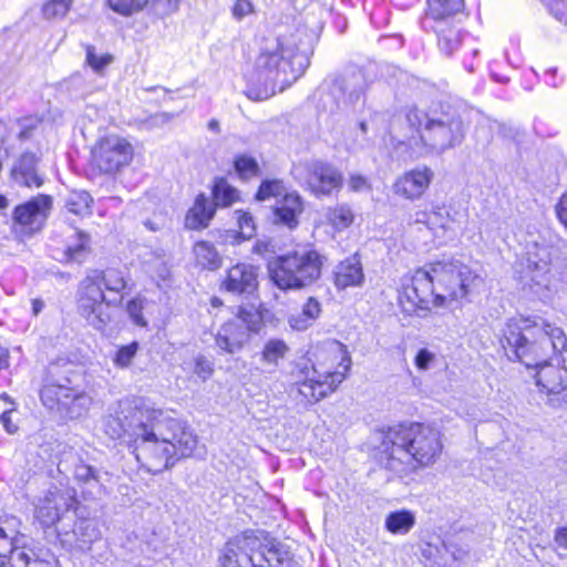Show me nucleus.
Returning a JSON list of instances; mask_svg holds the SVG:
<instances>
[{
    "label": "nucleus",
    "instance_id": "f257e3e1",
    "mask_svg": "<svg viewBox=\"0 0 567 567\" xmlns=\"http://www.w3.org/2000/svg\"><path fill=\"white\" fill-rule=\"evenodd\" d=\"M478 275L458 260L436 261L404 277L399 305L409 316L425 317L432 308L452 309L462 303Z\"/></svg>",
    "mask_w": 567,
    "mask_h": 567
},
{
    "label": "nucleus",
    "instance_id": "f03ea898",
    "mask_svg": "<svg viewBox=\"0 0 567 567\" xmlns=\"http://www.w3.org/2000/svg\"><path fill=\"white\" fill-rule=\"evenodd\" d=\"M311 37L303 30L268 38L255 61L246 96L266 101L295 82L309 65Z\"/></svg>",
    "mask_w": 567,
    "mask_h": 567
},
{
    "label": "nucleus",
    "instance_id": "7ed1b4c3",
    "mask_svg": "<svg viewBox=\"0 0 567 567\" xmlns=\"http://www.w3.org/2000/svg\"><path fill=\"white\" fill-rule=\"evenodd\" d=\"M143 425H137L132 443L136 461L152 474L169 468L181 457L192 456L197 437L177 419L155 409Z\"/></svg>",
    "mask_w": 567,
    "mask_h": 567
},
{
    "label": "nucleus",
    "instance_id": "20e7f679",
    "mask_svg": "<svg viewBox=\"0 0 567 567\" xmlns=\"http://www.w3.org/2000/svg\"><path fill=\"white\" fill-rule=\"evenodd\" d=\"M378 449L384 468L404 477L436 463L443 452L442 434L423 423L400 424L383 434Z\"/></svg>",
    "mask_w": 567,
    "mask_h": 567
},
{
    "label": "nucleus",
    "instance_id": "39448f33",
    "mask_svg": "<svg viewBox=\"0 0 567 567\" xmlns=\"http://www.w3.org/2000/svg\"><path fill=\"white\" fill-rule=\"evenodd\" d=\"M501 343L511 360L537 369L567 349V336L561 327L540 318L515 317L505 323Z\"/></svg>",
    "mask_w": 567,
    "mask_h": 567
},
{
    "label": "nucleus",
    "instance_id": "423d86ee",
    "mask_svg": "<svg viewBox=\"0 0 567 567\" xmlns=\"http://www.w3.org/2000/svg\"><path fill=\"white\" fill-rule=\"evenodd\" d=\"M392 133L399 144H406L416 156H429L460 145L465 127L458 115L412 109L392 126Z\"/></svg>",
    "mask_w": 567,
    "mask_h": 567
},
{
    "label": "nucleus",
    "instance_id": "0eeeda50",
    "mask_svg": "<svg viewBox=\"0 0 567 567\" xmlns=\"http://www.w3.org/2000/svg\"><path fill=\"white\" fill-rule=\"evenodd\" d=\"M120 293L127 281L124 274L115 268L104 271L92 270L81 282L78 307L80 315L90 326L99 331H104L112 321L111 301H107L102 289Z\"/></svg>",
    "mask_w": 567,
    "mask_h": 567
},
{
    "label": "nucleus",
    "instance_id": "6e6552de",
    "mask_svg": "<svg viewBox=\"0 0 567 567\" xmlns=\"http://www.w3.org/2000/svg\"><path fill=\"white\" fill-rule=\"evenodd\" d=\"M334 351L340 354L339 368L336 371L319 369L315 364L305 365L296 373V380L289 388V395L300 405L319 402L346 379L351 368V358L342 344H336Z\"/></svg>",
    "mask_w": 567,
    "mask_h": 567
},
{
    "label": "nucleus",
    "instance_id": "1a4fd4ad",
    "mask_svg": "<svg viewBox=\"0 0 567 567\" xmlns=\"http://www.w3.org/2000/svg\"><path fill=\"white\" fill-rule=\"evenodd\" d=\"M322 257L308 247L274 258L268 262L271 281L281 290L309 286L321 275Z\"/></svg>",
    "mask_w": 567,
    "mask_h": 567
},
{
    "label": "nucleus",
    "instance_id": "9d476101",
    "mask_svg": "<svg viewBox=\"0 0 567 567\" xmlns=\"http://www.w3.org/2000/svg\"><path fill=\"white\" fill-rule=\"evenodd\" d=\"M278 554L274 539L264 533H244L230 539L220 549L218 567H265Z\"/></svg>",
    "mask_w": 567,
    "mask_h": 567
},
{
    "label": "nucleus",
    "instance_id": "9b49d317",
    "mask_svg": "<svg viewBox=\"0 0 567 567\" xmlns=\"http://www.w3.org/2000/svg\"><path fill=\"white\" fill-rule=\"evenodd\" d=\"M551 254L547 246H528L524 261L515 265V274L524 288L542 300L551 299L555 293L550 274Z\"/></svg>",
    "mask_w": 567,
    "mask_h": 567
},
{
    "label": "nucleus",
    "instance_id": "f8f14e48",
    "mask_svg": "<svg viewBox=\"0 0 567 567\" xmlns=\"http://www.w3.org/2000/svg\"><path fill=\"white\" fill-rule=\"evenodd\" d=\"M261 316L252 306H240L233 318L225 321L214 339L219 351L228 354L240 352L250 341L251 334L261 327Z\"/></svg>",
    "mask_w": 567,
    "mask_h": 567
},
{
    "label": "nucleus",
    "instance_id": "ddd939ff",
    "mask_svg": "<svg viewBox=\"0 0 567 567\" xmlns=\"http://www.w3.org/2000/svg\"><path fill=\"white\" fill-rule=\"evenodd\" d=\"M154 413V405L144 398L120 400L103 419V432L112 440L127 435L131 444L135 440L137 425H143L146 417Z\"/></svg>",
    "mask_w": 567,
    "mask_h": 567
},
{
    "label": "nucleus",
    "instance_id": "4468645a",
    "mask_svg": "<svg viewBox=\"0 0 567 567\" xmlns=\"http://www.w3.org/2000/svg\"><path fill=\"white\" fill-rule=\"evenodd\" d=\"M71 384L70 378L61 382H50L43 386L40 396L47 408L58 409L70 419H80L89 413L93 399L84 390Z\"/></svg>",
    "mask_w": 567,
    "mask_h": 567
},
{
    "label": "nucleus",
    "instance_id": "2eb2a0df",
    "mask_svg": "<svg viewBox=\"0 0 567 567\" xmlns=\"http://www.w3.org/2000/svg\"><path fill=\"white\" fill-rule=\"evenodd\" d=\"M91 156L92 166L101 174L114 175L131 164L134 148L125 137L110 134L97 140Z\"/></svg>",
    "mask_w": 567,
    "mask_h": 567
},
{
    "label": "nucleus",
    "instance_id": "dca6fc26",
    "mask_svg": "<svg viewBox=\"0 0 567 567\" xmlns=\"http://www.w3.org/2000/svg\"><path fill=\"white\" fill-rule=\"evenodd\" d=\"M52 205V197L44 194L18 205L12 212V231L14 235L24 239L40 231L47 223Z\"/></svg>",
    "mask_w": 567,
    "mask_h": 567
},
{
    "label": "nucleus",
    "instance_id": "f3484780",
    "mask_svg": "<svg viewBox=\"0 0 567 567\" xmlns=\"http://www.w3.org/2000/svg\"><path fill=\"white\" fill-rule=\"evenodd\" d=\"M293 176L305 183L316 196L330 195L342 186V175L332 165L311 159L293 166Z\"/></svg>",
    "mask_w": 567,
    "mask_h": 567
},
{
    "label": "nucleus",
    "instance_id": "a211bd4d",
    "mask_svg": "<svg viewBox=\"0 0 567 567\" xmlns=\"http://www.w3.org/2000/svg\"><path fill=\"white\" fill-rule=\"evenodd\" d=\"M78 504L74 488H50L34 504V519L42 528L54 526L65 513Z\"/></svg>",
    "mask_w": 567,
    "mask_h": 567
},
{
    "label": "nucleus",
    "instance_id": "6ab92c4d",
    "mask_svg": "<svg viewBox=\"0 0 567 567\" xmlns=\"http://www.w3.org/2000/svg\"><path fill=\"white\" fill-rule=\"evenodd\" d=\"M536 384L551 401L567 399V349L536 369Z\"/></svg>",
    "mask_w": 567,
    "mask_h": 567
},
{
    "label": "nucleus",
    "instance_id": "aec40b11",
    "mask_svg": "<svg viewBox=\"0 0 567 567\" xmlns=\"http://www.w3.org/2000/svg\"><path fill=\"white\" fill-rule=\"evenodd\" d=\"M434 171L426 165H417L396 177L393 193L404 199L415 202L423 197L434 179Z\"/></svg>",
    "mask_w": 567,
    "mask_h": 567
},
{
    "label": "nucleus",
    "instance_id": "412c9836",
    "mask_svg": "<svg viewBox=\"0 0 567 567\" xmlns=\"http://www.w3.org/2000/svg\"><path fill=\"white\" fill-rule=\"evenodd\" d=\"M111 10L123 17L147 11L157 17L165 18L179 8L181 0H106Z\"/></svg>",
    "mask_w": 567,
    "mask_h": 567
},
{
    "label": "nucleus",
    "instance_id": "4be33fe9",
    "mask_svg": "<svg viewBox=\"0 0 567 567\" xmlns=\"http://www.w3.org/2000/svg\"><path fill=\"white\" fill-rule=\"evenodd\" d=\"M258 286V269L246 262H238L226 271L220 288L233 295H251Z\"/></svg>",
    "mask_w": 567,
    "mask_h": 567
},
{
    "label": "nucleus",
    "instance_id": "5701e85b",
    "mask_svg": "<svg viewBox=\"0 0 567 567\" xmlns=\"http://www.w3.org/2000/svg\"><path fill=\"white\" fill-rule=\"evenodd\" d=\"M367 79L361 70L344 73L333 83V92L338 93L341 103L347 107H355L360 104L367 90Z\"/></svg>",
    "mask_w": 567,
    "mask_h": 567
},
{
    "label": "nucleus",
    "instance_id": "b1692460",
    "mask_svg": "<svg viewBox=\"0 0 567 567\" xmlns=\"http://www.w3.org/2000/svg\"><path fill=\"white\" fill-rule=\"evenodd\" d=\"M367 79L361 70L344 73L333 83V92L338 93L341 103L347 107H355L360 104L367 90Z\"/></svg>",
    "mask_w": 567,
    "mask_h": 567
},
{
    "label": "nucleus",
    "instance_id": "393cba45",
    "mask_svg": "<svg viewBox=\"0 0 567 567\" xmlns=\"http://www.w3.org/2000/svg\"><path fill=\"white\" fill-rule=\"evenodd\" d=\"M39 157L32 153L22 154L12 165L10 176L19 186L39 188L43 185V177L38 171Z\"/></svg>",
    "mask_w": 567,
    "mask_h": 567
},
{
    "label": "nucleus",
    "instance_id": "a878e982",
    "mask_svg": "<svg viewBox=\"0 0 567 567\" xmlns=\"http://www.w3.org/2000/svg\"><path fill=\"white\" fill-rule=\"evenodd\" d=\"M431 218L430 233L434 238L446 241L456 237L461 220L460 215L456 212H452L451 207L436 206L432 210Z\"/></svg>",
    "mask_w": 567,
    "mask_h": 567
},
{
    "label": "nucleus",
    "instance_id": "bb28decb",
    "mask_svg": "<svg viewBox=\"0 0 567 567\" xmlns=\"http://www.w3.org/2000/svg\"><path fill=\"white\" fill-rule=\"evenodd\" d=\"M303 210L300 195L296 192L285 194L275 207V221L295 228L298 225V217Z\"/></svg>",
    "mask_w": 567,
    "mask_h": 567
},
{
    "label": "nucleus",
    "instance_id": "cd10ccee",
    "mask_svg": "<svg viewBox=\"0 0 567 567\" xmlns=\"http://www.w3.org/2000/svg\"><path fill=\"white\" fill-rule=\"evenodd\" d=\"M364 275L361 262L353 256L340 262L334 272V284L339 289L348 287H358L363 284Z\"/></svg>",
    "mask_w": 567,
    "mask_h": 567
},
{
    "label": "nucleus",
    "instance_id": "c85d7f7f",
    "mask_svg": "<svg viewBox=\"0 0 567 567\" xmlns=\"http://www.w3.org/2000/svg\"><path fill=\"white\" fill-rule=\"evenodd\" d=\"M288 352L289 347L284 340L277 338L267 340L259 354L261 371L267 373L275 372Z\"/></svg>",
    "mask_w": 567,
    "mask_h": 567
},
{
    "label": "nucleus",
    "instance_id": "c756f323",
    "mask_svg": "<svg viewBox=\"0 0 567 567\" xmlns=\"http://www.w3.org/2000/svg\"><path fill=\"white\" fill-rule=\"evenodd\" d=\"M214 213V208L209 205L207 197L204 194H199L195 199L194 206L186 215L185 225L189 229L207 227Z\"/></svg>",
    "mask_w": 567,
    "mask_h": 567
},
{
    "label": "nucleus",
    "instance_id": "7c9ffc66",
    "mask_svg": "<svg viewBox=\"0 0 567 567\" xmlns=\"http://www.w3.org/2000/svg\"><path fill=\"white\" fill-rule=\"evenodd\" d=\"M415 524V514L409 509L390 512L384 519V528L393 535H408Z\"/></svg>",
    "mask_w": 567,
    "mask_h": 567
},
{
    "label": "nucleus",
    "instance_id": "2f4dec72",
    "mask_svg": "<svg viewBox=\"0 0 567 567\" xmlns=\"http://www.w3.org/2000/svg\"><path fill=\"white\" fill-rule=\"evenodd\" d=\"M464 7L463 0H427V17L436 24L449 22Z\"/></svg>",
    "mask_w": 567,
    "mask_h": 567
},
{
    "label": "nucleus",
    "instance_id": "473e14b6",
    "mask_svg": "<svg viewBox=\"0 0 567 567\" xmlns=\"http://www.w3.org/2000/svg\"><path fill=\"white\" fill-rule=\"evenodd\" d=\"M235 215L238 230H228L225 234V241L231 245H237L243 240H249L256 234V224L249 213L236 210Z\"/></svg>",
    "mask_w": 567,
    "mask_h": 567
},
{
    "label": "nucleus",
    "instance_id": "72a5a7b5",
    "mask_svg": "<svg viewBox=\"0 0 567 567\" xmlns=\"http://www.w3.org/2000/svg\"><path fill=\"white\" fill-rule=\"evenodd\" d=\"M89 252V236L75 229L71 230L64 247L65 261L82 262Z\"/></svg>",
    "mask_w": 567,
    "mask_h": 567
},
{
    "label": "nucleus",
    "instance_id": "f704fd0d",
    "mask_svg": "<svg viewBox=\"0 0 567 567\" xmlns=\"http://www.w3.org/2000/svg\"><path fill=\"white\" fill-rule=\"evenodd\" d=\"M322 218L323 221L330 225L336 231H342L352 225L354 215L348 205L340 204L326 208Z\"/></svg>",
    "mask_w": 567,
    "mask_h": 567
},
{
    "label": "nucleus",
    "instance_id": "c9c22d12",
    "mask_svg": "<svg viewBox=\"0 0 567 567\" xmlns=\"http://www.w3.org/2000/svg\"><path fill=\"white\" fill-rule=\"evenodd\" d=\"M193 252L196 264L204 269L216 270L221 266L223 258L215 246L208 241H197Z\"/></svg>",
    "mask_w": 567,
    "mask_h": 567
},
{
    "label": "nucleus",
    "instance_id": "e433bc0d",
    "mask_svg": "<svg viewBox=\"0 0 567 567\" xmlns=\"http://www.w3.org/2000/svg\"><path fill=\"white\" fill-rule=\"evenodd\" d=\"M76 537L75 546L81 551H89L92 544L101 539L102 534L99 527L90 520H81L74 530Z\"/></svg>",
    "mask_w": 567,
    "mask_h": 567
},
{
    "label": "nucleus",
    "instance_id": "4c0bfd02",
    "mask_svg": "<svg viewBox=\"0 0 567 567\" xmlns=\"http://www.w3.org/2000/svg\"><path fill=\"white\" fill-rule=\"evenodd\" d=\"M3 524H0V567H7L8 553L12 550L18 535L16 518L6 520Z\"/></svg>",
    "mask_w": 567,
    "mask_h": 567
},
{
    "label": "nucleus",
    "instance_id": "58836bf2",
    "mask_svg": "<svg viewBox=\"0 0 567 567\" xmlns=\"http://www.w3.org/2000/svg\"><path fill=\"white\" fill-rule=\"evenodd\" d=\"M114 62V56L111 53H99L95 47L91 44L85 45V64L97 75H103L109 65Z\"/></svg>",
    "mask_w": 567,
    "mask_h": 567
},
{
    "label": "nucleus",
    "instance_id": "ea45409f",
    "mask_svg": "<svg viewBox=\"0 0 567 567\" xmlns=\"http://www.w3.org/2000/svg\"><path fill=\"white\" fill-rule=\"evenodd\" d=\"M93 199L85 190H73L69 194L65 207L66 209L78 216L91 215V204Z\"/></svg>",
    "mask_w": 567,
    "mask_h": 567
},
{
    "label": "nucleus",
    "instance_id": "a19ab883",
    "mask_svg": "<svg viewBox=\"0 0 567 567\" xmlns=\"http://www.w3.org/2000/svg\"><path fill=\"white\" fill-rule=\"evenodd\" d=\"M214 203L216 206L227 207L238 200V190L225 178L215 181L213 188Z\"/></svg>",
    "mask_w": 567,
    "mask_h": 567
},
{
    "label": "nucleus",
    "instance_id": "79ce46f5",
    "mask_svg": "<svg viewBox=\"0 0 567 567\" xmlns=\"http://www.w3.org/2000/svg\"><path fill=\"white\" fill-rule=\"evenodd\" d=\"M152 302L146 298L136 297L127 302L126 311L131 321L135 326L146 328L148 326V320L145 315L150 312Z\"/></svg>",
    "mask_w": 567,
    "mask_h": 567
},
{
    "label": "nucleus",
    "instance_id": "37998d69",
    "mask_svg": "<svg viewBox=\"0 0 567 567\" xmlns=\"http://www.w3.org/2000/svg\"><path fill=\"white\" fill-rule=\"evenodd\" d=\"M145 271L161 287V282H165L171 277V269L163 256L154 255L145 261Z\"/></svg>",
    "mask_w": 567,
    "mask_h": 567
},
{
    "label": "nucleus",
    "instance_id": "c03bdc74",
    "mask_svg": "<svg viewBox=\"0 0 567 567\" xmlns=\"http://www.w3.org/2000/svg\"><path fill=\"white\" fill-rule=\"evenodd\" d=\"M434 30L437 33V41L441 51L446 55H451L461 43V33L453 28L445 30L442 24H436Z\"/></svg>",
    "mask_w": 567,
    "mask_h": 567
},
{
    "label": "nucleus",
    "instance_id": "a18cd8bd",
    "mask_svg": "<svg viewBox=\"0 0 567 567\" xmlns=\"http://www.w3.org/2000/svg\"><path fill=\"white\" fill-rule=\"evenodd\" d=\"M234 168L241 179H250L258 176L260 168L255 157L248 154H239L234 158Z\"/></svg>",
    "mask_w": 567,
    "mask_h": 567
},
{
    "label": "nucleus",
    "instance_id": "49530a36",
    "mask_svg": "<svg viewBox=\"0 0 567 567\" xmlns=\"http://www.w3.org/2000/svg\"><path fill=\"white\" fill-rule=\"evenodd\" d=\"M107 473L101 474L100 472L86 481L80 489L84 499H97L107 493L106 481Z\"/></svg>",
    "mask_w": 567,
    "mask_h": 567
},
{
    "label": "nucleus",
    "instance_id": "de8ad7c7",
    "mask_svg": "<svg viewBox=\"0 0 567 567\" xmlns=\"http://www.w3.org/2000/svg\"><path fill=\"white\" fill-rule=\"evenodd\" d=\"M140 346L136 341L130 344L122 346L113 358V363L121 369L128 368L135 358Z\"/></svg>",
    "mask_w": 567,
    "mask_h": 567
},
{
    "label": "nucleus",
    "instance_id": "09e8293b",
    "mask_svg": "<svg viewBox=\"0 0 567 567\" xmlns=\"http://www.w3.org/2000/svg\"><path fill=\"white\" fill-rule=\"evenodd\" d=\"M73 0H49L43 4L42 12L47 19L63 18L70 10Z\"/></svg>",
    "mask_w": 567,
    "mask_h": 567
},
{
    "label": "nucleus",
    "instance_id": "8fccbe9b",
    "mask_svg": "<svg viewBox=\"0 0 567 567\" xmlns=\"http://www.w3.org/2000/svg\"><path fill=\"white\" fill-rule=\"evenodd\" d=\"M284 192L285 187L281 181H264L258 189L256 198L258 200H267L270 199L271 197H278L282 195Z\"/></svg>",
    "mask_w": 567,
    "mask_h": 567
},
{
    "label": "nucleus",
    "instance_id": "3c124183",
    "mask_svg": "<svg viewBox=\"0 0 567 567\" xmlns=\"http://www.w3.org/2000/svg\"><path fill=\"white\" fill-rule=\"evenodd\" d=\"M230 13L236 22H241L256 13V7L251 0H235L230 7Z\"/></svg>",
    "mask_w": 567,
    "mask_h": 567
},
{
    "label": "nucleus",
    "instance_id": "603ef678",
    "mask_svg": "<svg viewBox=\"0 0 567 567\" xmlns=\"http://www.w3.org/2000/svg\"><path fill=\"white\" fill-rule=\"evenodd\" d=\"M29 563L30 555L24 548H20L14 544L12 550L8 553L7 567H27Z\"/></svg>",
    "mask_w": 567,
    "mask_h": 567
},
{
    "label": "nucleus",
    "instance_id": "864d4df0",
    "mask_svg": "<svg viewBox=\"0 0 567 567\" xmlns=\"http://www.w3.org/2000/svg\"><path fill=\"white\" fill-rule=\"evenodd\" d=\"M214 373V364L204 355H198L194 361V374L202 381H206Z\"/></svg>",
    "mask_w": 567,
    "mask_h": 567
},
{
    "label": "nucleus",
    "instance_id": "5fc2aeb1",
    "mask_svg": "<svg viewBox=\"0 0 567 567\" xmlns=\"http://www.w3.org/2000/svg\"><path fill=\"white\" fill-rule=\"evenodd\" d=\"M99 471L94 470L92 466L80 463L74 468V480L81 488L86 481H90L93 476H95Z\"/></svg>",
    "mask_w": 567,
    "mask_h": 567
},
{
    "label": "nucleus",
    "instance_id": "6e6d98bb",
    "mask_svg": "<svg viewBox=\"0 0 567 567\" xmlns=\"http://www.w3.org/2000/svg\"><path fill=\"white\" fill-rule=\"evenodd\" d=\"M435 359L436 355L434 352L430 351L426 348H423L416 353L414 363L419 370L425 371L432 367Z\"/></svg>",
    "mask_w": 567,
    "mask_h": 567
},
{
    "label": "nucleus",
    "instance_id": "4d7b16f0",
    "mask_svg": "<svg viewBox=\"0 0 567 567\" xmlns=\"http://www.w3.org/2000/svg\"><path fill=\"white\" fill-rule=\"evenodd\" d=\"M265 567H299V565L289 556L288 553L281 551L278 548V554L272 556L270 564H265Z\"/></svg>",
    "mask_w": 567,
    "mask_h": 567
},
{
    "label": "nucleus",
    "instance_id": "13d9d810",
    "mask_svg": "<svg viewBox=\"0 0 567 567\" xmlns=\"http://www.w3.org/2000/svg\"><path fill=\"white\" fill-rule=\"evenodd\" d=\"M288 323L292 330L305 331L310 328L315 322L306 317L303 312L291 315L288 318Z\"/></svg>",
    "mask_w": 567,
    "mask_h": 567
},
{
    "label": "nucleus",
    "instance_id": "bf43d9fd",
    "mask_svg": "<svg viewBox=\"0 0 567 567\" xmlns=\"http://www.w3.org/2000/svg\"><path fill=\"white\" fill-rule=\"evenodd\" d=\"M432 216V212H427L424 209H417L414 213L410 214L408 218L409 226H419L424 225L430 230V219Z\"/></svg>",
    "mask_w": 567,
    "mask_h": 567
},
{
    "label": "nucleus",
    "instance_id": "052dcab7",
    "mask_svg": "<svg viewBox=\"0 0 567 567\" xmlns=\"http://www.w3.org/2000/svg\"><path fill=\"white\" fill-rule=\"evenodd\" d=\"M301 312H303L307 318L315 322L321 312V306L315 298H309L303 305Z\"/></svg>",
    "mask_w": 567,
    "mask_h": 567
},
{
    "label": "nucleus",
    "instance_id": "680f3d73",
    "mask_svg": "<svg viewBox=\"0 0 567 567\" xmlns=\"http://www.w3.org/2000/svg\"><path fill=\"white\" fill-rule=\"evenodd\" d=\"M554 545L556 549L567 550V524L558 526L554 532Z\"/></svg>",
    "mask_w": 567,
    "mask_h": 567
},
{
    "label": "nucleus",
    "instance_id": "e2e57ef3",
    "mask_svg": "<svg viewBox=\"0 0 567 567\" xmlns=\"http://www.w3.org/2000/svg\"><path fill=\"white\" fill-rule=\"evenodd\" d=\"M349 187L353 192H363L370 189L368 179L361 175H351L349 178Z\"/></svg>",
    "mask_w": 567,
    "mask_h": 567
},
{
    "label": "nucleus",
    "instance_id": "0e129e2a",
    "mask_svg": "<svg viewBox=\"0 0 567 567\" xmlns=\"http://www.w3.org/2000/svg\"><path fill=\"white\" fill-rule=\"evenodd\" d=\"M446 550L453 556L455 560H462L466 557L468 554V546L466 547H458L457 544L450 542L447 545H445Z\"/></svg>",
    "mask_w": 567,
    "mask_h": 567
},
{
    "label": "nucleus",
    "instance_id": "69168bd1",
    "mask_svg": "<svg viewBox=\"0 0 567 567\" xmlns=\"http://www.w3.org/2000/svg\"><path fill=\"white\" fill-rule=\"evenodd\" d=\"M14 410V403L9 399V396L7 394L0 395V420L11 415Z\"/></svg>",
    "mask_w": 567,
    "mask_h": 567
},
{
    "label": "nucleus",
    "instance_id": "338daca9",
    "mask_svg": "<svg viewBox=\"0 0 567 567\" xmlns=\"http://www.w3.org/2000/svg\"><path fill=\"white\" fill-rule=\"evenodd\" d=\"M556 213L560 223L567 228V193L560 198Z\"/></svg>",
    "mask_w": 567,
    "mask_h": 567
},
{
    "label": "nucleus",
    "instance_id": "774afa93",
    "mask_svg": "<svg viewBox=\"0 0 567 567\" xmlns=\"http://www.w3.org/2000/svg\"><path fill=\"white\" fill-rule=\"evenodd\" d=\"M176 116H177V114H175V113L163 112V113H158V114L154 115L152 117V120H153V123L156 125H165V124L172 122Z\"/></svg>",
    "mask_w": 567,
    "mask_h": 567
}]
</instances>
